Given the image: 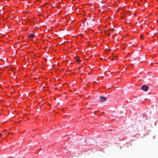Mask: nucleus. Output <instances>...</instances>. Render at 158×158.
Returning <instances> with one entry per match:
<instances>
[{"mask_svg":"<svg viewBox=\"0 0 158 158\" xmlns=\"http://www.w3.org/2000/svg\"><path fill=\"white\" fill-rule=\"evenodd\" d=\"M107 99V98H105L104 97L100 96V98L98 100L99 103L101 102H103L106 101Z\"/></svg>","mask_w":158,"mask_h":158,"instance_id":"1","label":"nucleus"},{"mask_svg":"<svg viewBox=\"0 0 158 158\" xmlns=\"http://www.w3.org/2000/svg\"><path fill=\"white\" fill-rule=\"evenodd\" d=\"M149 89V87L148 86L146 85H144L142 86L141 87V89L143 91L147 92L148 91Z\"/></svg>","mask_w":158,"mask_h":158,"instance_id":"2","label":"nucleus"},{"mask_svg":"<svg viewBox=\"0 0 158 158\" xmlns=\"http://www.w3.org/2000/svg\"><path fill=\"white\" fill-rule=\"evenodd\" d=\"M35 35L34 34H30L29 35V36H30L31 38H33L35 36Z\"/></svg>","mask_w":158,"mask_h":158,"instance_id":"3","label":"nucleus"},{"mask_svg":"<svg viewBox=\"0 0 158 158\" xmlns=\"http://www.w3.org/2000/svg\"><path fill=\"white\" fill-rule=\"evenodd\" d=\"M75 60L76 61H77L78 62H79L80 61V59L78 58H75Z\"/></svg>","mask_w":158,"mask_h":158,"instance_id":"4","label":"nucleus"},{"mask_svg":"<svg viewBox=\"0 0 158 158\" xmlns=\"http://www.w3.org/2000/svg\"><path fill=\"white\" fill-rule=\"evenodd\" d=\"M109 59H110L111 60H113V59L111 56L109 57Z\"/></svg>","mask_w":158,"mask_h":158,"instance_id":"5","label":"nucleus"},{"mask_svg":"<svg viewBox=\"0 0 158 158\" xmlns=\"http://www.w3.org/2000/svg\"><path fill=\"white\" fill-rule=\"evenodd\" d=\"M108 51V49H106V51H105V53H107V52Z\"/></svg>","mask_w":158,"mask_h":158,"instance_id":"6","label":"nucleus"},{"mask_svg":"<svg viewBox=\"0 0 158 158\" xmlns=\"http://www.w3.org/2000/svg\"><path fill=\"white\" fill-rule=\"evenodd\" d=\"M114 28H112V30H110V29H109V31L111 30L112 31H114Z\"/></svg>","mask_w":158,"mask_h":158,"instance_id":"7","label":"nucleus"},{"mask_svg":"<svg viewBox=\"0 0 158 158\" xmlns=\"http://www.w3.org/2000/svg\"><path fill=\"white\" fill-rule=\"evenodd\" d=\"M140 38H141V39H142L143 38V37H142V36H141Z\"/></svg>","mask_w":158,"mask_h":158,"instance_id":"8","label":"nucleus"},{"mask_svg":"<svg viewBox=\"0 0 158 158\" xmlns=\"http://www.w3.org/2000/svg\"><path fill=\"white\" fill-rule=\"evenodd\" d=\"M107 73V72H105V73H106V74Z\"/></svg>","mask_w":158,"mask_h":158,"instance_id":"9","label":"nucleus"},{"mask_svg":"<svg viewBox=\"0 0 158 158\" xmlns=\"http://www.w3.org/2000/svg\"><path fill=\"white\" fill-rule=\"evenodd\" d=\"M1 135H2V134L0 133V136Z\"/></svg>","mask_w":158,"mask_h":158,"instance_id":"10","label":"nucleus"}]
</instances>
